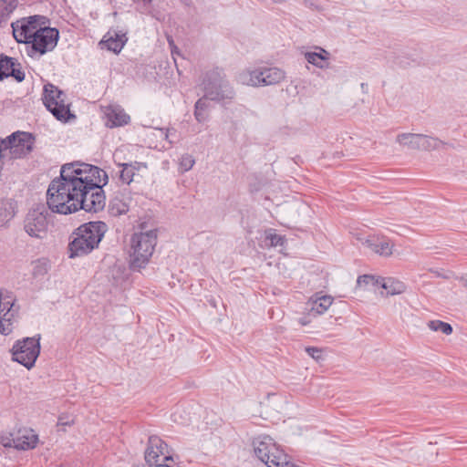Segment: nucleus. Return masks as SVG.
Wrapping results in <instances>:
<instances>
[{
	"mask_svg": "<svg viewBox=\"0 0 467 467\" xmlns=\"http://www.w3.org/2000/svg\"><path fill=\"white\" fill-rule=\"evenodd\" d=\"M108 182L106 171L97 166L68 163L62 166L59 178L54 179L47 192L48 208L40 204L28 210L23 220V229L31 238H47L51 225L49 209L68 214L82 209L98 213L105 207L102 187Z\"/></svg>",
	"mask_w": 467,
	"mask_h": 467,
	"instance_id": "1",
	"label": "nucleus"
},
{
	"mask_svg": "<svg viewBox=\"0 0 467 467\" xmlns=\"http://www.w3.org/2000/svg\"><path fill=\"white\" fill-rule=\"evenodd\" d=\"M107 230V224L101 221L81 224L71 234L67 247L68 257L84 256L98 248Z\"/></svg>",
	"mask_w": 467,
	"mask_h": 467,
	"instance_id": "2",
	"label": "nucleus"
},
{
	"mask_svg": "<svg viewBox=\"0 0 467 467\" xmlns=\"http://www.w3.org/2000/svg\"><path fill=\"white\" fill-rule=\"evenodd\" d=\"M201 85L205 99L210 100L229 104L235 97L233 86L227 80L223 71L218 67L207 71L203 76Z\"/></svg>",
	"mask_w": 467,
	"mask_h": 467,
	"instance_id": "3",
	"label": "nucleus"
},
{
	"mask_svg": "<svg viewBox=\"0 0 467 467\" xmlns=\"http://www.w3.org/2000/svg\"><path fill=\"white\" fill-rule=\"evenodd\" d=\"M130 243V266L134 270L140 269L148 264L153 254L157 244V233L155 230L135 233Z\"/></svg>",
	"mask_w": 467,
	"mask_h": 467,
	"instance_id": "4",
	"label": "nucleus"
},
{
	"mask_svg": "<svg viewBox=\"0 0 467 467\" xmlns=\"http://www.w3.org/2000/svg\"><path fill=\"white\" fill-rule=\"evenodd\" d=\"M35 138L28 132L17 131L5 140L0 139V171L2 160L9 154L11 158H23L33 150Z\"/></svg>",
	"mask_w": 467,
	"mask_h": 467,
	"instance_id": "5",
	"label": "nucleus"
},
{
	"mask_svg": "<svg viewBox=\"0 0 467 467\" xmlns=\"http://www.w3.org/2000/svg\"><path fill=\"white\" fill-rule=\"evenodd\" d=\"M40 339L41 336L37 334L16 341L11 349L12 359L27 369L32 368L40 354Z\"/></svg>",
	"mask_w": 467,
	"mask_h": 467,
	"instance_id": "6",
	"label": "nucleus"
},
{
	"mask_svg": "<svg viewBox=\"0 0 467 467\" xmlns=\"http://www.w3.org/2000/svg\"><path fill=\"white\" fill-rule=\"evenodd\" d=\"M65 98L66 94L55 85L47 83L44 86V105L58 120L67 121L74 115L70 113L69 104L66 103Z\"/></svg>",
	"mask_w": 467,
	"mask_h": 467,
	"instance_id": "7",
	"label": "nucleus"
},
{
	"mask_svg": "<svg viewBox=\"0 0 467 467\" xmlns=\"http://www.w3.org/2000/svg\"><path fill=\"white\" fill-rule=\"evenodd\" d=\"M285 78V72L277 67H260L239 75V82L253 87L279 83Z\"/></svg>",
	"mask_w": 467,
	"mask_h": 467,
	"instance_id": "8",
	"label": "nucleus"
},
{
	"mask_svg": "<svg viewBox=\"0 0 467 467\" xmlns=\"http://www.w3.org/2000/svg\"><path fill=\"white\" fill-rule=\"evenodd\" d=\"M47 23V19L44 16L36 15L23 17L12 23L13 36L17 42L29 44L30 40Z\"/></svg>",
	"mask_w": 467,
	"mask_h": 467,
	"instance_id": "9",
	"label": "nucleus"
},
{
	"mask_svg": "<svg viewBox=\"0 0 467 467\" xmlns=\"http://www.w3.org/2000/svg\"><path fill=\"white\" fill-rule=\"evenodd\" d=\"M58 37V30L45 24L33 39L30 40L28 44L31 47L29 55L33 56L36 53L44 55L53 50L57 44Z\"/></svg>",
	"mask_w": 467,
	"mask_h": 467,
	"instance_id": "10",
	"label": "nucleus"
},
{
	"mask_svg": "<svg viewBox=\"0 0 467 467\" xmlns=\"http://www.w3.org/2000/svg\"><path fill=\"white\" fill-rule=\"evenodd\" d=\"M167 444L157 436L149 438L145 451V461L150 467H160L163 456H166Z\"/></svg>",
	"mask_w": 467,
	"mask_h": 467,
	"instance_id": "11",
	"label": "nucleus"
},
{
	"mask_svg": "<svg viewBox=\"0 0 467 467\" xmlns=\"http://www.w3.org/2000/svg\"><path fill=\"white\" fill-rule=\"evenodd\" d=\"M253 446L254 454L262 462L268 461L269 457L273 456L274 451H276V448L278 447L274 440L268 435L254 438L253 441Z\"/></svg>",
	"mask_w": 467,
	"mask_h": 467,
	"instance_id": "12",
	"label": "nucleus"
},
{
	"mask_svg": "<svg viewBox=\"0 0 467 467\" xmlns=\"http://www.w3.org/2000/svg\"><path fill=\"white\" fill-rule=\"evenodd\" d=\"M362 244L380 256L389 257L393 254L394 244L386 237L369 236Z\"/></svg>",
	"mask_w": 467,
	"mask_h": 467,
	"instance_id": "13",
	"label": "nucleus"
},
{
	"mask_svg": "<svg viewBox=\"0 0 467 467\" xmlns=\"http://www.w3.org/2000/svg\"><path fill=\"white\" fill-rule=\"evenodd\" d=\"M106 116L108 119V125L112 127H119L126 125L130 122V116L119 107L110 106L107 109Z\"/></svg>",
	"mask_w": 467,
	"mask_h": 467,
	"instance_id": "14",
	"label": "nucleus"
},
{
	"mask_svg": "<svg viewBox=\"0 0 467 467\" xmlns=\"http://www.w3.org/2000/svg\"><path fill=\"white\" fill-rule=\"evenodd\" d=\"M376 283L377 285H380V286L386 290L388 296L400 295L406 290V285L403 282L391 277L377 278Z\"/></svg>",
	"mask_w": 467,
	"mask_h": 467,
	"instance_id": "15",
	"label": "nucleus"
},
{
	"mask_svg": "<svg viewBox=\"0 0 467 467\" xmlns=\"http://www.w3.org/2000/svg\"><path fill=\"white\" fill-rule=\"evenodd\" d=\"M319 52H306L305 54V57L306 61L319 68H328L329 67V52L322 47H317Z\"/></svg>",
	"mask_w": 467,
	"mask_h": 467,
	"instance_id": "16",
	"label": "nucleus"
},
{
	"mask_svg": "<svg viewBox=\"0 0 467 467\" xmlns=\"http://www.w3.org/2000/svg\"><path fill=\"white\" fill-rule=\"evenodd\" d=\"M421 135L420 133H400L396 137V141L410 150H420Z\"/></svg>",
	"mask_w": 467,
	"mask_h": 467,
	"instance_id": "17",
	"label": "nucleus"
},
{
	"mask_svg": "<svg viewBox=\"0 0 467 467\" xmlns=\"http://www.w3.org/2000/svg\"><path fill=\"white\" fill-rule=\"evenodd\" d=\"M264 463L267 467H299L288 460V455L284 452L279 447L274 451L272 457H269L268 461H265Z\"/></svg>",
	"mask_w": 467,
	"mask_h": 467,
	"instance_id": "18",
	"label": "nucleus"
},
{
	"mask_svg": "<svg viewBox=\"0 0 467 467\" xmlns=\"http://www.w3.org/2000/svg\"><path fill=\"white\" fill-rule=\"evenodd\" d=\"M16 215V207L11 200H0V228L7 226Z\"/></svg>",
	"mask_w": 467,
	"mask_h": 467,
	"instance_id": "19",
	"label": "nucleus"
},
{
	"mask_svg": "<svg viewBox=\"0 0 467 467\" xmlns=\"http://www.w3.org/2000/svg\"><path fill=\"white\" fill-rule=\"evenodd\" d=\"M126 41L127 37L125 35L114 33V36H109L107 39L102 40L100 45L102 46V48L105 47L108 50L118 54L123 48Z\"/></svg>",
	"mask_w": 467,
	"mask_h": 467,
	"instance_id": "20",
	"label": "nucleus"
},
{
	"mask_svg": "<svg viewBox=\"0 0 467 467\" xmlns=\"http://www.w3.org/2000/svg\"><path fill=\"white\" fill-rule=\"evenodd\" d=\"M119 166L122 167L119 173V179L122 182L130 184L133 180L135 171H140L141 166L146 167V164L135 161L130 163H121Z\"/></svg>",
	"mask_w": 467,
	"mask_h": 467,
	"instance_id": "21",
	"label": "nucleus"
},
{
	"mask_svg": "<svg viewBox=\"0 0 467 467\" xmlns=\"http://www.w3.org/2000/svg\"><path fill=\"white\" fill-rule=\"evenodd\" d=\"M448 145L449 143L440 140L437 137H431L424 134L421 135L420 150H441Z\"/></svg>",
	"mask_w": 467,
	"mask_h": 467,
	"instance_id": "22",
	"label": "nucleus"
},
{
	"mask_svg": "<svg viewBox=\"0 0 467 467\" xmlns=\"http://www.w3.org/2000/svg\"><path fill=\"white\" fill-rule=\"evenodd\" d=\"M208 100L210 99H205V97L203 96L195 102L194 117L195 119L200 123H202L208 119V109L210 107Z\"/></svg>",
	"mask_w": 467,
	"mask_h": 467,
	"instance_id": "23",
	"label": "nucleus"
},
{
	"mask_svg": "<svg viewBox=\"0 0 467 467\" xmlns=\"http://www.w3.org/2000/svg\"><path fill=\"white\" fill-rule=\"evenodd\" d=\"M333 297L330 296H316V298L312 301L311 311L317 315L324 314L333 303Z\"/></svg>",
	"mask_w": 467,
	"mask_h": 467,
	"instance_id": "24",
	"label": "nucleus"
},
{
	"mask_svg": "<svg viewBox=\"0 0 467 467\" xmlns=\"http://www.w3.org/2000/svg\"><path fill=\"white\" fill-rule=\"evenodd\" d=\"M14 317V314H10V308L6 310L5 313L3 314V316H0V333L3 335H9L13 329V321L12 317Z\"/></svg>",
	"mask_w": 467,
	"mask_h": 467,
	"instance_id": "25",
	"label": "nucleus"
},
{
	"mask_svg": "<svg viewBox=\"0 0 467 467\" xmlns=\"http://www.w3.org/2000/svg\"><path fill=\"white\" fill-rule=\"evenodd\" d=\"M16 66V59L6 56H0V80L8 78V71Z\"/></svg>",
	"mask_w": 467,
	"mask_h": 467,
	"instance_id": "26",
	"label": "nucleus"
},
{
	"mask_svg": "<svg viewBox=\"0 0 467 467\" xmlns=\"http://www.w3.org/2000/svg\"><path fill=\"white\" fill-rule=\"evenodd\" d=\"M428 327L432 331H441L445 335H451L452 333V327L449 323L441 320L429 321Z\"/></svg>",
	"mask_w": 467,
	"mask_h": 467,
	"instance_id": "27",
	"label": "nucleus"
},
{
	"mask_svg": "<svg viewBox=\"0 0 467 467\" xmlns=\"http://www.w3.org/2000/svg\"><path fill=\"white\" fill-rule=\"evenodd\" d=\"M18 0H0V17H7L17 6Z\"/></svg>",
	"mask_w": 467,
	"mask_h": 467,
	"instance_id": "28",
	"label": "nucleus"
},
{
	"mask_svg": "<svg viewBox=\"0 0 467 467\" xmlns=\"http://www.w3.org/2000/svg\"><path fill=\"white\" fill-rule=\"evenodd\" d=\"M26 440L20 441L19 439L15 441V447L20 450H28L34 448L37 442V437L32 435L31 437H25Z\"/></svg>",
	"mask_w": 467,
	"mask_h": 467,
	"instance_id": "29",
	"label": "nucleus"
},
{
	"mask_svg": "<svg viewBox=\"0 0 467 467\" xmlns=\"http://www.w3.org/2000/svg\"><path fill=\"white\" fill-rule=\"evenodd\" d=\"M195 163L194 158L188 153L183 154L179 162L180 170L182 172H186L190 171Z\"/></svg>",
	"mask_w": 467,
	"mask_h": 467,
	"instance_id": "30",
	"label": "nucleus"
},
{
	"mask_svg": "<svg viewBox=\"0 0 467 467\" xmlns=\"http://www.w3.org/2000/svg\"><path fill=\"white\" fill-rule=\"evenodd\" d=\"M266 240H269L270 245L273 247L284 246L285 243V236L274 233L273 230L266 234Z\"/></svg>",
	"mask_w": 467,
	"mask_h": 467,
	"instance_id": "31",
	"label": "nucleus"
},
{
	"mask_svg": "<svg viewBox=\"0 0 467 467\" xmlns=\"http://www.w3.org/2000/svg\"><path fill=\"white\" fill-rule=\"evenodd\" d=\"M306 352L316 361H319L323 358L322 349L317 347H306Z\"/></svg>",
	"mask_w": 467,
	"mask_h": 467,
	"instance_id": "32",
	"label": "nucleus"
},
{
	"mask_svg": "<svg viewBox=\"0 0 467 467\" xmlns=\"http://www.w3.org/2000/svg\"><path fill=\"white\" fill-rule=\"evenodd\" d=\"M8 77H13L17 82H21L25 79V73L20 68L13 66L12 69L8 71Z\"/></svg>",
	"mask_w": 467,
	"mask_h": 467,
	"instance_id": "33",
	"label": "nucleus"
},
{
	"mask_svg": "<svg viewBox=\"0 0 467 467\" xmlns=\"http://www.w3.org/2000/svg\"><path fill=\"white\" fill-rule=\"evenodd\" d=\"M376 280L377 279L373 275H363L358 276L357 283L359 286H361L362 285H368L370 283L373 285H377Z\"/></svg>",
	"mask_w": 467,
	"mask_h": 467,
	"instance_id": "34",
	"label": "nucleus"
},
{
	"mask_svg": "<svg viewBox=\"0 0 467 467\" xmlns=\"http://www.w3.org/2000/svg\"><path fill=\"white\" fill-rule=\"evenodd\" d=\"M160 467H179L174 462L173 458L170 455L163 456Z\"/></svg>",
	"mask_w": 467,
	"mask_h": 467,
	"instance_id": "35",
	"label": "nucleus"
},
{
	"mask_svg": "<svg viewBox=\"0 0 467 467\" xmlns=\"http://www.w3.org/2000/svg\"><path fill=\"white\" fill-rule=\"evenodd\" d=\"M13 304H11V301H5L4 298H0V316H3L4 313L6 312L8 308H10V314H13L12 312Z\"/></svg>",
	"mask_w": 467,
	"mask_h": 467,
	"instance_id": "36",
	"label": "nucleus"
},
{
	"mask_svg": "<svg viewBox=\"0 0 467 467\" xmlns=\"http://www.w3.org/2000/svg\"><path fill=\"white\" fill-rule=\"evenodd\" d=\"M171 418L174 422H177L180 424H184L187 421V420L182 419V410L180 408H177L174 410V412L171 414Z\"/></svg>",
	"mask_w": 467,
	"mask_h": 467,
	"instance_id": "37",
	"label": "nucleus"
},
{
	"mask_svg": "<svg viewBox=\"0 0 467 467\" xmlns=\"http://www.w3.org/2000/svg\"><path fill=\"white\" fill-rule=\"evenodd\" d=\"M70 424H71V422L68 421V420H66L64 419V417H59L58 418V422H57L58 427H64L66 425H70Z\"/></svg>",
	"mask_w": 467,
	"mask_h": 467,
	"instance_id": "38",
	"label": "nucleus"
},
{
	"mask_svg": "<svg viewBox=\"0 0 467 467\" xmlns=\"http://www.w3.org/2000/svg\"><path fill=\"white\" fill-rule=\"evenodd\" d=\"M126 212H128V208H127V206L123 203V204L120 206V208H119V209H118V213H119V214H121V213H125Z\"/></svg>",
	"mask_w": 467,
	"mask_h": 467,
	"instance_id": "39",
	"label": "nucleus"
},
{
	"mask_svg": "<svg viewBox=\"0 0 467 467\" xmlns=\"http://www.w3.org/2000/svg\"><path fill=\"white\" fill-rule=\"evenodd\" d=\"M298 322H299V324H300V325H302V326H306V325L309 323V321H308V320H306V318H305V317L300 318V319L298 320Z\"/></svg>",
	"mask_w": 467,
	"mask_h": 467,
	"instance_id": "40",
	"label": "nucleus"
},
{
	"mask_svg": "<svg viewBox=\"0 0 467 467\" xmlns=\"http://www.w3.org/2000/svg\"><path fill=\"white\" fill-rule=\"evenodd\" d=\"M461 282L467 286V274L461 277Z\"/></svg>",
	"mask_w": 467,
	"mask_h": 467,
	"instance_id": "41",
	"label": "nucleus"
}]
</instances>
